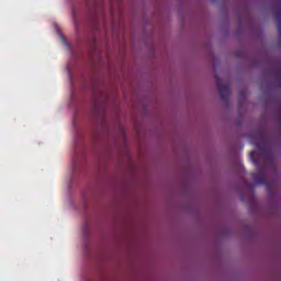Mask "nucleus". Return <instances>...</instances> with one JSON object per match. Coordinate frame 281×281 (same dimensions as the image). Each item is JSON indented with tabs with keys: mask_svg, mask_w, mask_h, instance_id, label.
I'll return each instance as SVG.
<instances>
[{
	"mask_svg": "<svg viewBox=\"0 0 281 281\" xmlns=\"http://www.w3.org/2000/svg\"><path fill=\"white\" fill-rule=\"evenodd\" d=\"M258 147L259 155L263 160V166H260L257 160H255V166L257 167V172L251 173V179L258 183V186H266L268 191H271V183L267 181V166L270 168H276V157L273 156V150L267 140L261 139L256 143Z\"/></svg>",
	"mask_w": 281,
	"mask_h": 281,
	"instance_id": "nucleus-1",
	"label": "nucleus"
},
{
	"mask_svg": "<svg viewBox=\"0 0 281 281\" xmlns=\"http://www.w3.org/2000/svg\"><path fill=\"white\" fill-rule=\"evenodd\" d=\"M254 155H256V151H252V153H251V157H254Z\"/></svg>",
	"mask_w": 281,
	"mask_h": 281,
	"instance_id": "nucleus-4",
	"label": "nucleus"
},
{
	"mask_svg": "<svg viewBox=\"0 0 281 281\" xmlns=\"http://www.w3.org/2000/svg\"><path fill=\"white\" fill-rule=\"evenodd\" d=\"M215 80H216L217 89L222 100L224 102H227V100H229V93H231L229 82L223 81L221 78H218V76H215Z\"/></svg>",
	"mask_w": 281,
	"mask_h": 281,
	"instance_id": "nucleus-2",
	"label": "nucleus"
},
{
	"mask_svg": "<svg viewBox=\"0 0 281 281\" xmlns=\"http://www.w3.org/2000/svg\"><path fill=\"white\" fill-rule=\"evenodd\" d=\"M277 1H280V0H277Z\"/></svg>",
	"mask_w": 281,
	"mask_h": 281,
	"instance_id": "nucleus-5",
	"label": "nucleus"
},
{
	"mask_svg": "<svg viewBox=\"0 0 281 281\" xmlns=\"http://www.w3.org/2000/svg\"><path fill=\"white\" fill-rule=\"evenodd\" d=\"M273 15H274V18H276V20H277L278 32H279V34H280V36H281V8H280V7H278V8L274 10Z\"/></svg>",
	"mask_w": 281,
	"mask_h": 281,
	"instance_id": "nucleus-3",
	"label": "nucleus"
}]
</instances>
